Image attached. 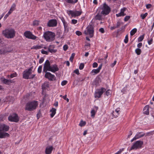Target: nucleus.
<instances>
[{"mask_svg":"<svg viewBox=\"0 0 154 154\" xmlns=\"http://www.w3.org/2000/svg\"><path fill=\"white\" fill-rule=\"evenodd\" d=\"M17 74L15 72L11 74L10 75V76L11 78H13L14 77H16L17 76Z\"/></svg>","mask_w":154,"mask_h":154,"instance_id":"nucleus-38","label":"nucleus"},{"mask_svg":"<svg viewBox=\"0 0 154 154\" xmlns=\"http://www.w3.org/2000/svg\"><path fill=\"white\" fill-rule=\"evenodd\" d=\"M74 72L75 73V74H77V75H79V70L78 69H76L74 71Z\"/></svg>","mask_w":154,"mask_h":154,"instance_id":"nucleus-53","label":"nucleus"},{"mask_svg":"<svg viewBox=\"0 0 154 154\" xmlns=\"http://www.w3.org/2000/svg\"><path fill=\"white\" fill-rule=\"evenodd\" d=\"M86 124L85 122H83L82 120H81L79 124V125L81 127L84 126Z\"/></svg>","mask_w":154,"mask_h":154,"instance_id":"nucleus-27","label":"nucleus"},{"mask_svg":"<svg viewBox=\"0 0 154 154\" xmlns=\"http://www.w3.org/2000/svg\"><path fill=\"white\" fill-rule=\"evenodd\" d=\"M147 13H146L144 14H141L140 15V17L142 19H144L147 15Z\"/></svg>","mask_w":154,"mask_h":154,"instance_id":"nucleus-28","label":"nucleus"},{"mask_svg":"<svg viewBox=\"0 0 154 154\" xmlns=\"http://www.w3.org/2000/svg\"><path fill=\"white\" fill-rule=\"evenodd\" d=\"M141 52L142 51L139 48L136 49L135 50V52L137 55H140L141 54Z\"/></svg>","mask_w":154,"mask_h":154,"instance_id":"nucleus-23","label":"nucleus"},{"mask_svg":"<svg viewBox=\"0 0 154 154\" xmlns=\"http://www.w3.org/2000/svg\"><path fill=\"white\" fill-rule=\"evenodd\" d=\"M106 91V89L103 88H102L98 90L95 93L94 96L95 98H100L103 93Z\"/></svg>","mask_w":154,"mask_h":154,"instance_id":"nucleus-11","label":"nucleus"},{"mask_svg":"<svg viewBox=\"0 0 154 154\" xmlns=\"http://www.w3.org/2000/svg\"><path fill=\"white\" fill-rule=\"evenodd\" d=\"M67 82L66 81H63L61 82V85L62 86L65 85L67 84Z\"/></svg>","mask_w":154,"mask_h":154,"instance_id":"nucleus-44","label":"nucleus"},{"mask_svg":"<svg viewBox=\"0 0 154 154\" xmlns=\"http://www.w3.org/2000/svg\"><path fill=\"white\" fill-rule=\"evenodd\" d=\"M2 50L3 51V52H4V54H5L6 53H7V52H10V51H8L7 50L6 48H2Z\"/></svg>","mask_w":154,"mask_h":154,"instance_id":"nucleus-47","label":"nucleus"},{"mask_svg":"<svg viewBox=\"0 0 154 154\" xmlns=\"http://www.w3.org/2000/svg\"><path fill=\"white\" fill-rule=\"evenodd\" d=\"M16 6V5L14 3L13 4L10 9V10H11V11H14L15 9Z\"/></svg>","mask_w":154,"mask_h":154,"instance_id":"nucleus-32","label":"nucleus"},{"mask_svg":"<svg viewBox=\"0 0 154 154\" xmlns=\"http://www.w3.org/2000/svg\"><path fill=\"white\" fill-rule=\"evenodd\" d=\"M101 9L102 10L101 14L103 15H108L111 11L110 8L106 3L103 4Z\"/></svg>","mask_w":154,"mask_h":154,"instance_id":"nucleus-6","label":"nucleus"},{"mask_svg":"<svg viewBox=\"0 0 154 154\" xmlns=\"http://www.w3.org/2000/svg\"><path fill=\"white\" fill-rule=\"evenodd\" d=\"M124 150V149H120L119 151H118L115 154H120L121 153V152L123 151Z\"/></svg>","mask_w":154,"mask_h":154,"instance_id":"nucleus-54","label":"nucleus"},{"mask_svg":"<svg viewBox=\"0 0 154 154\" xmlns=\"http://www.w3.org/2000/svg\"><path fill=\"white\" fill-rule=\"evenodd\" d=\"M55 36L54 33L50 31L45 32L43 35V37L46 41L48 42L54 40Z\"/></svg>","mask_w":154,"mask_h":154,"instance_id":"nucleus-5","label":"nucleus"},{"mask_svg":"<svg viewBox=\"0 0 154 154\" xmlns=\"http://www.w3.org/2000/svg\"><path fill=\"white\" fill-rule=\"evenodd\" d=\"M4 54L2 49H0V54Z\"/></svg>","mask_w":154,"mask_h":154,"instance_id":"nucleus-62","label":"nucleus"},{"mask_svg":"<svg viewBox=\"0 0 154 154\" xmlns=\"http://www.w3.org/2000/svg\"><path fill=\"white\" fill-rule=\"evenodd\" d=\"M126 8H124L123 9L121 10L120 13L121 14L122 16H124L125 15V14H124V12L126 10Z\"/></svg>","mask_w":154,"mask_h":154,"instance_id":"nucleus-29","label":"nucleus"},{"mask_svg":"<svg viewBox=\"0 0 154 154\" xmlns=\"http://www.w3.org/2000/svg\"><path fill=\"white\" fill-rule=\"evenodd\" d=\"M40 112H38V113L37 114V116L38 117V119L39 118V116H40Z\"/></svg>","mask_w":154,"mask_h":154,"instance_id":"nucleus-63","label":"nucleus"},{"mask_svg":"<svg viewBox=\"0 0 154 154\" xmlns=\"http://www.w3.org/2000/svg\"><path fill=\"white\" fill-rule=\"evenodd\" d=\"M121 23L119 22H117L116 25V28L119 27L121 25Z\"/></svg>","mask_w":154,"mask_h":154,"instance_id":"nucleus-50","label":"nucleus"},{"mask_svg":"<svg viewBox=\"0 0 154 154\" xmlns=\"http://www.w3.org/2000/svg\"><path fill=\"white\" fill-rule=\"evenodd\" d=\"M82 12L79 11H70L69 13L72 17H76L80 15Z\"/></svg>","mask_w":154,"mask_h":154,"instance_id":"nucleus-14","label":"nucleus"},{"mask_svg":"<svg viewBox=\"0 0 154 154\" xmlns=\"http://www.w3.org/2000/svg\"><path fill=\"white\" fill-rule=\"evenodd\" d=\"M100 72V71L98 69H93L91 73H94V74H93V75H94L95 74H97L98 73H99Z\"/></svg>","mask_w":154,"mask_h":154,"instance_id":"nucleus-26","label":"nucleus"},{"mask_svg":"<svg viewBox=\"0 0 154 154\" xmlns=\"http://www.w3.org/2000/svg\"><path fill=\"white\" fill-rule=\"evenodd\" d=\"M99 31L102 33H103L104 32V30L103 28H101L99 29Z\"/></svg>","mask_w":154,"mask_h":154,"instance_id":"nucleus-48","label":"nucleus"},{"mask_svg":"<svg viewBox=\"0 0 154 154\" xmlns=\"http://www.w3.org/2000/svg\"><path fill=\"white\" fill-rule=\"evenodd\" d=\"M9 127L5 124L0 125V130L2 131H8Z\"/></svg>","mask_w":154,"mask_h":154,"instance_id":"nucleus-15","label":"nucleus"},{"mask_svg":"<svg viewBox=\"0 0 154 154\" xmlns=\"http://www.w3.org/2000/svg\"><path fill=\"white\" fill-rule=\"evenodd\" d=\"M87 31H85L84 33L86 35L89 34L91 38L93 36L94 32V28L92 25L88 26L87 27Z\"/></svg>","mask_w":154,"mask_h":154,"instance_id":"nucleus-8","label":"nucleus"},{"mask_svg":"<svg viewBox=\"0 0 154 154\" xmlns=\"http://www.w3.org/2000/svg\"><path fill=\"white\" fill-rule=\"evenodd\" d=\"M116 28V26H114L112 27H111L110 28V29L111 30H112L113 29H115Z\"/></svg>","mask_w":154,"mask_h":154,"instance_id":"nucleus-64","label":"nucleus"},{"mask_svg":"<svg viewBox=\"0 0 154 154\" xmlns=\"http://www.w3.org/2000/svg\"><path fill=\"white\" fill-rule=\"evenodd\" d=\"M152 38H151L148 41V43L149 45H150L152 44Z\"/></svg>","mask_w":154,"mask_h":154,"instance_id":"nucleus-57","label":"nucleus"},{"mask_svg":"<svg viewBox=\"0 0 154 154\" xmlns=\"http://www.w3.org/2000/svg\"><path fill=\"white\" fill-rule=\"evenodd\" d=\"M53 149L52 146H49L47 147L45 149V153L46 154H50L51 153Z\"/></svg>","mask_w":154,"mask_h":154,"instance_id":"nucleus-18","label":"nucleus"},{"mask_svg":"<svg viewBox=\"0 0 154 154\" xmlns=\"http://www.w3.org/2000/svg\"><path fill=\"white\" fill-rule=\"evenodd\" d=\"M102 66V64H101L99 65V66L97 68L98 69V70H99L100 71V70L101 69Z\"/></svg>","mask_w":154,"mask_h":154,"instance_id":"nucleus-61","label":"nucleus"},{"mask_svg":"<svg viewBox=\"0 0 154 154\" xmlns=\"http://www.w3.org/2000/svg\"><path fill=\"white\" fill-rule=\"evenodd\" d=\"M42 68V66H39L38 69V73H40L41 72Z\"/></svg>","mask_w":154,"mask_h":154,"instance_id":"nucleus-37","label":"nucleus"},{"mask_svg":"<svg viewBox=\"0 0 154 154\" xmlns=\"http://www.w3.org/2000/svg\"><path fill=\"white\" fill-rule=\"evenodd\" d=\"M144 38V35H142L140 36L138 38V41L139 42H141Z\"/></svg>","mask_w":154,"mask_h":154,"instance_id":"nucleus-36","label":"nucleus"},{"mask_svg":"<svg viewBox=\"0 0 154 154\" xmlns=\"http://www.w3.org/2000/svg\"><path fill=\"white\" fill-rule=\"evenodd\" d=\"M137 29L136 28H134L132 29L130 32V35H131L132 36L134 35L135 33L136 32Z\"/></svg>","mask_w":154,"mask_h":154,"instance_id":"nucleus-24","label":"nucleus"},{"mask_svg":"<svg viewBox=\"0 0 154 154\" xmlns=\"http://www.w3.org/2000/svg\"><path fill=\"white\" fill-rule=\"evenodd\" d=\"M77 22V20L75 19H72V23L73 24H75Z\"/></svg>","mask_w":154,"mask_h":154,"instance_id":"nucleus-46","label":"nucleus"},{"mask_svg":"<svg viewBox=\"0 0 154 154\" xmlns=\"http://www.w3.org/2000/svg\"><path fill=\"white\" fill-rule=\"evenodd\" d=\"M57 21L55 20H49L47 23V25L49 27H53L56 26Z\"/></svg>","mask_w":154,"mask_h":154,"instance_id":"nucleus-16","label":"nucleus"},{"mask_svg":"<svg viewBox=\"0 0 154 154\" xmlns=\"http://www.w3.org/2000/svg\"><path fill=\"white\" fill-rule=\"evenodd\" d=\"M102 14L98 13L95 17V18L96 20H102Z\"/></svg>","mask_w":154,"mask_h":154,"instance_id":"nucleus-21","label":"nucleus"},{"mask_svg":"<svg viewBox=\"0 0 154 154\" xmlns=\"http://www.w3.org/2000/svg\"><path fill=\"white\" fill-rule=\"evenodd\" d=\"M110 91L109 90H108L106 92V95L107 96H108L110 95Z\"/></svg>","mask_w":154,"mask_h":154,"instance_id":"nucleus-51","label":"nucleus"},{"mask_svg":"<svg viewBox=\"0 0 154 154\" xmlns=\"http://www.w3.org/2000/svg\"><path fill=\"white\" fill-rule=\"evenodd\" d=\"M98 64L96 62L94 63L93 64V67L94 68L96 67L97 66Z\"/></svg>","mask_w":154,"mask_h":154,"instance_id":"nucleus-52","label":"nucleus"},{"mask_svg":"<svg viewBox=\"0 0 154 154\" xmlns=\"http://www.w3.org/2000/svg\"><path fill=\"white\" fill-rule=\"evenodd\" d=\"M119 108H117L114 111H113L112 113V115L114 116V117L116 118L119 115V112L120 111Z\"/></svg>","mask_w":154,"mask_h":154,"instance_id":"nucleus-20","label":"nucleus"},{"mask_svg":"<svg viewBox=\"0 0 154 154\" xmlns=\"http://www.w3.org/2000/svg\"><path fill=\"white\" fill-rule=\"evenodd\" d=\"M1 80L4 84L8 85H10L14 82L12 80L4 78H1Z\"/></svg>","mask_w":154,"mask_h":154,"instance_id":"nucleus-13","label":"nucleus"},{"mask_svg":"<svg viewBox=\"0 0 154 154\" xmlns=\"http://www.w3.org/2000/svg\"><path fill=\"white\" fill-rule=\"evenodd\" d=\"M145 135V133L143 132H138L135 135V136L131 140V142H132L134 140H136L137 139L143 137Z\"/></svg>","mask_w":154,"mask_h":154,"instance_id":"nucleus-12","label":"nucleus"},{"mask_svg":"<svg viewBox=\"0 0 154 154\" xmlns=\"http://www.w3.org/2000/svg\"><path fill=\"white\" fill-rule=\"evenodd\" d=\"M67 24L66 25H64V30L65 32H67L68 31V29L67 28Z\"/></svg>","mask_w":154,"mask_h":154,"instance_id":"nucleus-41","label":"nucleus"},{"mask_svg":"<svg viewBox=\"0 0 154 154\" xmlns=\"http://www.w3.org/2000/svg\"><path fill=\"white\" fill-rule=\"evenodd\" d=\"M75 33L78 36H79L82 35V33L79 31H76L75 32Z\"/></svg>","mask_w":154,"mask_h":154,"instance_id":"nucleus-45","label":"nucleus"},{"mask_svg":"<svg viewBox=\"0 0 154 154\" xmlns=\"http://www.w3.org/2000/svg\"><path fill=\"white\" fill-rule=\"evenodd\" d=\"M66 2L68 3H71L73 2V0H66Z\"/></svg>","mask_w":154,"mask_h":154,"instance_id":"nucleus-60","label":"nucleus"},{"mask_svg":"<svg viewBox=\"0 0 154 154\" xmlns=\"http://www.w3.org/2000/svg\"><path fill=\"white\" fill-rule=\"evenodd\" d=\"M49 84L47 83H44L42 86V88L43 89H45L49 87Z\"/></svg>","mask_w":154,"mask_h":154,"instance_id":"nucleus-25","label":"nucleus"},{"mask_svg":"<svg viewBox=\"0 0 154 154\" xmlns=\"http://www.w3.org/2000/svg\"><path fill=\"white\" fill-rule=\"evenodd\" d=\"M68 46L67 45H64L63 46V49L64 51H66L67 50L68 48Z\"/></svg>","mask_w":154,"mask_h":154,"instance_id":"nucleus-42","label":"nucleus"},{"mask_svg":"<svg viewBox=\"0 0 154 154\" xmlns=\"http://www.w3.org/2000/svg\"><path fill=\"white\" fill-rule=\"evenodd\" d=\"M54 48L55 46L54 45H49L48 48V51L51 53H55L56 52L57 50L56 49H54Z\"/></svg>","mask_w":154,"mask_h":154,"instance_id":"nucleus-17","label":"nucleus"},{"mask_svg":"<svg viewBox=\"0 0 154 154\" xmlns=\"http://www.w3.org/2000/svg\"><path fill=\"white\" fill-rule=\"evenodd\" d=\"M8 120L11 122H17L19 121V118L17 114L14 113L8 117Z\"/></svg>","mask_w":154,"mask_h":154,"instance_id":"nucleus-9","label":"nucleus"},{"mask_svg":"<svg viewBox=\"0 0 154 154\" xmlns=\"http://www.w3.org/2000/svg\"><path fill=\"white\" fill-rule=\"evenodd\" d=\"M75 54L74 53H72V54L71 56L70 57V59H69V60L71 62H72L73 59V58H74V56H75Z\"/></svg>","mask_w":154,"mask_h":154,"instance_id":"nucleus-31","label":"nucleus"},{"mask_svg":"<svg viewBox=\"0 0 154 154\" xmlns=\"http://www.w3.org/2000/svg\"><path fill=\"white\" fill-rule=\"evenodd\" d=\"M125 26H122L120 29H119L118 30V32H119L121 30H122V29H124L125 28Z\"/></svg>","mask_w":154,"mask_h":154,"instance_id":"nucleus-59","label":"nucleus"},{"mask_svg":"<svg viewBox=\"0 0 154 154\" xmlns=\"http://www.w3.org/2000/svg\"><path fill=\"white\" fill-rule=\"evenodd\" d=\"M96 112L95 111V110L92 109L91 112V117H94L95 115V113Z\"/></svg>","mask_w":154,"mask_h":154,"instance_id":"nucleus-33","label":"nucleus"},{"mask_svg":"<svg viewBox=\"0 0 154 154\" xmlns=\"http://www.w3.org/2000/svg\"><path fill=\"white\" fill-rule=\"evenodd\" d=\"M84 66V64L83 63H80L79 66V69L82 70L83 69Z\"/></svg>","mask_w":154,"mask_h":154,"instance_id":"nucleus-34","label":"nucleus"},{"mask_svg":"<svg viewBox=\"0 0 154 154\" xmlns=\"http://www.w3.org/2000/svg\"><path fill=\"white\" fill-rule=\"evenodd\" d=\"M149 107L148 105H146L145 106L143 109L144 114L146 115L149 114Z\"/></svg>","mask_w":154,"mask_h":154,"instance_id":"nucleus-19","label":"nucleus"},{"mask_svg":"<svg viewBox=\"0 0 154 154\" xmlns=\"http://www.w3.org/2000/svg\"><path fill=\"white\" fill-rule=\"evenodd\" d=\"M124 41L125 43H128V36L127 35H126Z\"/></svg>","mask_w":154,"mask_h":154,"instance_id":"nucleus-39","label":"nucleus"},{"mask_svg":"<svg viewBox=\"0 0 154 154\" xmlns=\"http://www.w3.org/2000/svg\"><path fill=\"white\" fill-rule=\"evenodd\" d=\"M130 16H126L124 18V21H127L130 19Z\"/></svg>","mask_w":154,"mask_h":154,"instance_id":"nucleus-43","label":"nucleus"},{"mask_svg":"<svg viewBox=\"0 0 154 154\" xmlns=\"http://www.w3.org/2000/svg\"><path fill=\"white\" fill-rule=\"evenodd\" d=\"M24 35L26 38L33 40H35L37 38L36 36L32 34L29 31H25L24 33Z\"/></svg>","mask_w":154,"mask_h":154,"instance_id":"nucleus-10","label":"nucleus"},{"mask_svg":"<svg viewBox=\"0 0 154 154\" xmlns=\"http://www.w3.org/2000/svg\"><path fill=\"white\" fill-rule=\"evenodd\" d=\"M146 8L147 9H149L151 8V5L150 4H148L146 5Z\"/></svg>","mask_w":154,"mask_h":154,"instance_id":"nucleus-58","label":"nucleus"},{"mask_svg":"<svg viewBox=\"0 0 154 154\" xmlns=\"http://www.w3.org/2000/svg\"><path fill=\"white\" fill-rule=\"evenodd\" d=\"M142 46V44L141 43H139L137 45V47L139 48H140Z\"/></svg>","mask_w":154,"mask_h":154,"instance_id":"nucleus-55","label":"nucleus"},{"mask_svg":"<svg viewBox=\"0 0 154 154\" xmlns=\"http://www.w3.org/2000/svg\"><path fill=\"white\" fill-rule=\"evenodd\" d=\"M33 49H41L42 48V47L40 45H36L33 47Z\"/></svg>","mask_w":154,"mask_h":154,"instance_id":"nucleus-35","label":"nucleus"},{"mask_svg":"<svg viewBox=\"0 0 154 154\" xmlns=\"http://www.w3.org/2000/svg\"><path fill=\"white\" fill-rule=\"evenodd\" d=\"M41 53L43 54H45L46 55L48 54V52L47 51H46L43 49L41 51Z\"/></svg>","mask_w":154,"mask_h":154,"instance_id":"nucleus-40","label":"nucleus"},{"mask_svg":"<svg viewBox=\"0 0 154 154\" xmlns=\"http://www.w3.org/2000/svg\"><path fill=\"white\" fill-rule=\"evenodd\" d=\"M2 34L6 38H12L15 36V32L14 29L9 28L3 30Z\"/></svg>","mask_w":154,"mask_h":154,"instance_id":"nucleus-2","label":"nucleus"},{"mask_svg":"<svg viewBox=\"0 0 154 154\" xmlns=\"http://www.w3.org/2000/svg\"><path fill=\"white\" fill-rule=\"evenodd\" d=\"M56 109L54 108H52L51 110V117H53L56 113Z\"/></svg>","mask_w":154,"mask_h":154,"instance_id":"nucleus-22","label":"nucleus"},{"mask_svg":"<svg viewBox=\"0 0 154 154\" xmlns=\"http://www.w3.org/2000/svg\"><path fill=\"white\" fill-rule=\"evenodd\" d=\"M38 105V104L37 101H34L29 102L26 104L25 109L29 111H32L36 109Z\"/></svg>","mask_w":154,"mask_h":154,"instance_id":"nucleus-4","label":"nucleus"},{"mask_svg":"<svg viewBox=\"0 0 154 154\" xmlns=\"http://www.w3.org/2000/svg\"><path fill=\"white\" fill-rule=\"evenodd\" d=\"M143 142L140 140H138L134 143L131 148V150L141 148Z\"/></svg>","mask_w":154,"mask_h":154,"instance_id":"nucleus-7","label":"nucleus"},{"mask_svg":"<svg viewBox=\"0 0 154 154\" xmlns=\"http://www.w3.org/2000/svg\"><path fill=\"white\" fill-rule=\"evenodd\" d=\"M59 68L56 64L51 65L50 62L48 60H47L43 66V72H45V76L50 81L55 80V76L50 72H47V71L54 73L59 70Z\"/></svg>","mask_w":154,"mask_h":154,"instance_id":"nucleus-1","label":"nucleus"},{"mask_svg":"<svg viewBox=\"0 0 154 154\" xmlns=\"http://www.w3.org/2000/svg\"><path fill=\"white\" fill-rule=\"evenodd\" d=\"M116 60H115L113 63H112L111 64L110 66L111 67H113L116 64Z\"/></svg>","mask_w":154,"mask_h":154,"instance_id":"nucleus-56","label":"nucleus"},{"mask_svg":"<svg viewBox=\"0 0 154 154\" xmlns=\"http://www.w3.org/2000/svg\"><path fill=\"white\" fill-rule=\"evenodd\" d=\"M44 58L42 57H41L39 60V63H42L44 61Z\"/></svg>","mask_w":154,"mask_h":154,"instance_id":"nucleus-49","label":"nucleus"},{"mask_svg":"<svg viewBox=\"0 0 154 154\" xmlns=\"http://www.w3.org/2000/svg\"><path fill=\"white\" fill-rule=\"evenodd\" d=\"M39 21L38 20H35L33 21V26H38L39 24Z\"/></svg>","mask_w":154,"mask_h":154,"instance_id":"nucleus-30","label":"nucleus"},{"mask_svg":"<svg viewBox=\"0 0 154 154\" xmlns=\"http://www.w3.org/2000/svg\"><path fill=\"white\" fill-rule=\"evenodd\" d=\"M32 69V67L24 71L23 73V78L26 79H33L35 76V75H31Z\"/></svg>","mask_w":154,"mask_h":154,"instance_id":"nucleus-3","label":"nucleus"}]
</instances>
